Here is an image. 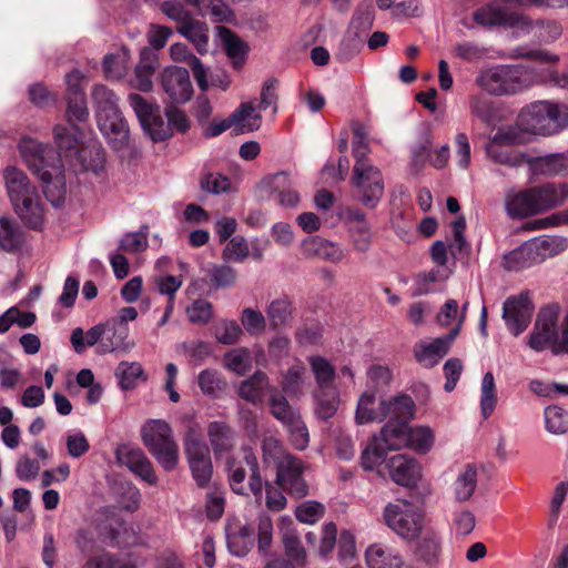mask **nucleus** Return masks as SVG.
I'll list each match as a JSON object with an SVG mask.
<instances>
[{
  "label": "nucleus",
  "mask_w": 568,
  "mask_h": 568,
  "mask_svg": "<svg viewBox=\"0 0 568 568\" xmlns=\"http://www.w3.org/2000/svg\"><path fill=\"white\" fill-rule=\"evenodd\" d=\"M81 131L74 124H57L53 138L58 153L31 138L19 143L20 154L42 183L43 194L54 206L60 205L67 193L64 165L62 158L85 171L98 172L103 168L104 156L101 148L84 149L80 144Z\"/></svg>",
  "instance_id": "obj_1"
},
{
  "label": "nucleus",
  "mask_w": 568,
  "mask_h": 568,
  "mask_svg": "<svg viewBox=\"0 0 568 568\" xmlns=\"http://www.w3.org/2000/svg\"><path fill=\"white\" fill-rule=\"evenodd\" d=\"M542 79L535 68L524 64H496L477 75L476 84L491 95H510L537 84Z\"/></svg>",
  "instance_id": "obj_2"
},
{
  "label": "nucleus",
  "mask_w": 568,
  "mask_h": 568,
  "mask_svg": "<svg viewBox=\"0 0 568 568\" xmlns=\"http://www.w3.org/2000/svg\"><path fill=\"white\" fill-rule=\"evenodd\" d=\"M7 194L17 214L32 229L43 224L44 209L38 190L21 169L9 165L3 170Z\"/></svg>",
  "instance_id": "obj_3"
},
{
  "label": "nucleus",
  "mask_w": 568,
  "mask_h": 568,
  "mask_svg": "<svg viewBox=\"0 0 568 568\" xmlns=\"http://www.w3.org/2000/svg\"><path fill=\"white\" fill-rule=\"evenodd\" d=\"M560 308L549 304L540 308L534 328L528 337V345L535 352L550 348L555 355L568 354V313L559 328Z\"/></svg>",
  "instance_id": "obj_4"
},
{
  "label": "nucleus",
  "mask_w": 568,
  "mask_h": 568,
  "mask_svg": "<svg viewBox=\"0 0 568 568\" xmlns=\"http://www.w3.org/2000/svg\"><path fill=\"white\" fill-rule=\"evenodd\" d=\"M368 152V140L353 141V155L356 162L352 183L357 200L364 206L375 209L384 194V180L379 169L366 160Z\"/></svg>",
  "instance_id": "obj_5"
},
{
  "label": "nucleus",
  "mask_w": 568,
  "mask_h": 568,
  "mask_svg": "<svg viewBox=\"0 0 568 568\" xmlns=\"http://www.w3.org/2000/svg\"><path fill=\"white\" fill-rule=\"evenodd\" d=\"M518 120L525 133L556 134L568 126V105L538 101L524 109Z\"/></svg>",
  "instance_id": "obj_6"
},
{
  "label": "nucleus",
  "mask_w": 568,
  "mask_h": 568,
  "mask_svg": "<svg viewBox=\"0 0 568 568\" xmlns=\"http://www.w3.org/2000/svg\"><path fill=\"white\" fill-rule=\"evenodd\" d=\"M565 247V241L554 236H538L504 256V267L508 271H521L546 258L557 255Z\"/></svg>",
  "instance_id": "obj_7"
},
{
  "label": "nucleus",
  "mask_w": 568,
  "mask_h": 568,
  "mask_svg": "<svg viewBox=\"0 0 568 568\" xmlns=\"http://www.w3.org/2000/svg\"><path fill=\"white\" fill-rule=\"evenodd\" d=\"M141 437L150 453L166 470L175 468L176 446L172 428L165 420H146L141 427Z\"/></svg>",
  "instance_id": "obj_8"
},
{
  "label": "nucleus",
  "mask_w": 568,
  "mask_h": 568,
  "mask_svg": "<svg viewBox=\"0 0 568 568\" xmlns=\"http://www.w3.org/2000/svg\"><path fill=\"white\" fill-rule=\"evenodd\" d=\"M383 515L386 525L403 539L414 540L422 534L423 516L406 501L388 504Z\"/></svg>",
  "instance_id": "obj_9"
},
{
  "label": "nucleus",
  "mask_w": 568,
  "mask_h": 568,
  "mask_svg": "<svg viewBox=\"0 0 568 568\" xmlns=\"http://www.w3.org/2000/svg\"><path fill=\"white\" fill-rule=\"evenodd\" d=\"M373 23L374 10L371 2L361 3L356 8L341 42L339 55L343 59H349L359 52L364 38Z\"/></svg>",
  "instance_id": "obj_10"
},
{
  "label": "nucleus",
  "mask_w": 568,
  "mask_h": 568,
  "mask_svg": "<svg viewBox=\"0 0 568 568\" xmlns=\"http://www.w3.org/2000/svg\"><path fill=\"white\" fill-rule=\"evenodd\" d=\"M260 187L280 207L294 210L300 205L301 194L297 182L288 172L281 171L265 176Z\"/></svg>",
  "instance_id": "obj_11"
},
{
  "label": "nucleus",
  "mask_w": 568,
  "mask_h": 568,
  "mask_svg": "<svg viewBox=\"0 0 568 568\" xmlns=\"http://www.w3.org/2000/svg\"><path fill=\"white\" fill-rule=\"evenodd\" d=\"M185 453L192 476L199 487H206L212 478L213 466L210 450L200 433L191 428L185 437Z\"/></svg>",
  "instance_id": "obj_12"
},
{
  "label": "nucleus",
  "mask_w": 568,
  "mask_h": 568,
  "mask_svg": "<svg viewBox=\"0 0 568 568\" xmlns=\"http://www.w3.org/2000/svg\"><path fill=\"white\" fill-rule=\"evenodd\" d=\"M305 469L304 463L292 455L276 467V480L292 496L302 498L308 493V486L303 477Z\"/></svg>",
  "instance_id": "obj_13"
},
{
  "label": "nucleus",
  "mask_w": 568,
  "mask_h": 568,
  "mask_svg": "<svg viewBox=\"0 0 568 568\" xmlns=\"http://www.w3.org/2000/svg\"><path fill=\"white\" fill-rule=\"evenodd\" d=\"M532 305L525 294L508 297L503 307V318L507 328L514 335L521 334L529 325Z\"/></svg>",
  "instance_id": "obj_14"
},
{
  "label": "nucleus",
  "mask_w": 568,
  "mask_h": 568,
  "mask_svg": "<svg viewBox=\"0 0 568 568\" xmlns=\"http://www.w3.org/2000/svg\"><path fill=\"white\" fill-rule=\"evenodd\" d=\"M116 458L142 480L150 485L156 484L152 463L141 448L123 445L116 449Z\"/></svg>",
  "instance_id": "obj_15"
},
{
  "label": "nucleus",
  "mask_w": 568,
  "mask_h": 568,
  "mask_svg": "<svg viewBox=\"0 0 568 568\" xmlns=\"http://www.w3.org/2000/svg\"><path fill=\"white\" fill-rule=\"evenodd\" d=\"M103 325V341L99 345V349L101 354L106 353H129L134 346L135 343L130 339V327L123 326L112 318H109Z\"/></svg>",
  "instance_id": "obj_16"
},
{
  "label": "nucleus",
  "mask_w": 568,
  "mask_h": 568,
  "mask_svg": "<svg viewBox=\"0 0 568 568\" xmlns=\"http://www.w3.org/2000/svg\"><path fill=\"white\" fill-rule=\"evenodd\" d=\"M389 476L394 483L405 487H414L422 477L420 465L405 455H395L386 462Z\"/></svg>",
  "instance_id": "obj_17"
},
{
  "label": "nucleus",
  "mask_w": 568,
  "mask_h": 568,
  "mask_svg": "<svg viewBox=\"0 0 568 568\" xmlns=\"http://www.w3.org/2000/svg\"><path fill=\"white\" fill-rule=\"evenodd\" d=\"M454 342V335H443L430 342L420 341L414 346V356L424 367L436 366L447 354Z\"/></svg>",
  "instance_id": "obj_18"
},
{
  "label": "nucleus",
  "mask_w": 568,
  "mask_h": 568,
  "mask_svg": "<svg viewBox=\"0 0 568 568\" xmlns=\"http://www.w3.org/2000/svg\"><path fill=\"white\" fill-rule=\"evenodd\" d=\"M226 544L231 554L245 556L253 546V529L239 518H229L225 526Z\"/></svg>",
  "instance_id": "obj_19"
},
{
  "label": "nucleus",
  "mask_w": 568,
  "mask_h": 568,
  "mask_svg": "<svg viewBox=\"0 0 568 568\" xmlns=\"http://www.w3.org/2000/svg\"><path fill=\"white\" fill-rule=\"evenodd\" d=\"M101 133L114 150H123L129 145L130 130L122 112L97 120Z\"/></svg>",
  "instance_id": "obj_20"
},
{
  "label": "nucleus",
  "mask_w": 568,
  "mask_h": 568,
  "mask_svg": "<svg viewBox=\"0 0 568 568\" xmlns=\"http://www.w3.org/2000/svg\"><path fill=\"white\" fill-rule=\"evenodd\" d=\"M389 415L386 399L378 398L375 392L366 390L357 402L355 419L357 424L383 422Z\"/></svg>",
  "instance_id": "obj_21"
},
{
  "label": "nucleus",
  "mask_w": 568,
  "mask_h": 568,
  "mask_svg": "<svg viewBox=\"0 0 568 568\" xmlns=\"http://www.w3.org/2000/svg\"><path fill=\"white\" fill-rule=\"evenodd\" d=\"M468 305L469 303L465 302L460 306L456 300L449 298L439 307L436 314V323L440 327H449L450 331L447 335H454V341L465 323Z\"/></svg>",
  "instance_id": "obj_22"
},
{
  "label": "nucleus",
  "mask_w": 568,
  "mask_h": 568,
  "mask_svg": "<svg viewBox=\"0 0 568 568\" xmlns=\"http://www.w3.org/2000/svg\"><path fill=\"white\" fill-rule=\"evenodd\" d=\"M365 561L368 568H410L397 550L379 542L367 547Z\"/></svg>",
  "instance_id": "obj_23"
},
{
  "label": "nucleus",
  "mask_w": 568,
  "mask_h": 568,
  "mask_svg": "<svg viewBox=\"0 0 568 568\" xmlns=\"http://www.w3.org/2000/svg\"><path fill=\"white\" fill-rule=\"evenodd\" d=\"M506 211L511 217H527L540 213L535 189L508 192L506 195Z\"/></svg>",
  "instance_id": "obj_24"
},
{
  "label": "nucleus",
  "mask_w": 568,
  "mask_h": 568,
  "mask_svg": "<svg viewBox=\"0 0 568 568\" xmlns=\"http://www.w3.org/2000/svg\"><path fill=\"white\" fill-rule=\"evenodd\" d=\"M302 253L306 257H318L333 263L341 262L345 257V251L337 243L320 236H313L301 243Z\"/></svg>",
  "instance_id": "obj_25"
},
{
  "label": "nucleus",
  "mask_w": 568,
  "mask_h": 568,
  "mask_svg": "<svg viewBox=\"0 0 568 568\" xmlns=\"http://www.w3.org/2000/svg\"><path fill=\"white\" fill-rule=\"evenodd\" d=\"M165 114L166 120L158 112L143 128V131L154 142H161L171 138L174 133V129L178 126V106L168 105Z\"/></svg>",
  "instance_id": "obj_26"
},
{
  "label": "nucleus",
  "mask_w": 568,
  "mask_h": 568,
  "mask_svg": "<svg viewBox=\"0 0 568 568\" xmlns=\"http://www.w3.org/2000/svg\"><path fill=\"white\" fill-rule=\"evenodd\" d=\"M231 122L234 124V132L246 133L260 129L262 116L254 101L243 102L231 113Z\"/></svg>",
  "instance_id": "obj_27"
},
{
  "label": "nucleus",
  "mask_w": 568,
  "mask_h": 568,
  "mask_svg": "<svg viewBox=\"0 0 568 568\" xmlns=\"http://www.w3.org/2000/svg\"><path fill=\"white\" fill-rule=\"evenodd\" d=\"M478 468L474 464L464 465L457 473L456 479L453 483L452 491L455 501H468L477 487Z\"/></svg>",
  "instance_id": "obj_28"
},
{
  "label": "nucleus",
  "mask_w": 568,
  "mask_h": 568,
  "mask_svg": "<svg viewBox=\"0 0 568 568\" xmlns=\"http://www.w3.org/2000/svg\"><path fill=\"white\" fill-rule=\"evenodd\" d=\"M407 432L408 424L399 420H388L374 438L386 450H397L407 446Z\"/></svg>",
  "instance_id": "obj_29"
},
{
  "label": "nucleus",
  "mask_w": 568,
  "mask_h": 568,
  "mask_svg": "<svg viewBox=\"0 0 568 568\" xmlns=\"http://www.w3.org/2000/svg\"><path fill=\"white\" fill-rule=\"evenodd\" d=\"M200 14L210 17L216 23H232L235 16L223 0H183Z\"/></svg>",
  "instance_id": "obj_30"
},
{
  "label": "nucleus",
  "mask_w": 568,
  "mask_h": 568,
  "mask_svg": "<svg viewBox=\"0 0 568 568\" xmlns=\"http://www.w3.org/2000/svg\"><path fill=\"white\" fill-rule=\"evenodd\" d=\"M158 55L149 48H143L140 52V61L135 68V75L132 80V85L140 90L148 92L152 89V75L155 70Z\"/></svg>",
  "instance_id": "obj_31"
},
{
  "label": "nucleus",
  "mask_w": 568,
  "mask_h": 568,
  "mask_svg": "<svg viewBox=\"0 0 568 568\" xmlns=\"http://www.w3.org/2000/svg\"><path fill=\"white\" fill-rule=\"evenodd\" d=\"M540 213L561 205L568 197V183L534 186Z\"/></svg>",
  "instance_id": "obj_32"
},
{
  "label": "nucleus",
  "mask_w": 568,
  "mask_h": 568,
  "mask_svg": "<svg viewBox=\"0 0 568 568\" xmlns=\"http://www.w3.org/2000/svg\"><path fill=\"white\" fill-rule=\"evenodd\" d=\"M270 387L268 377L263 372H256L250 378L241 382L239 386V395L246 402L260 404L263 400L265 390Z\"/></svg>",
  "instance_id": "obj_33"
},
{
  "label": "nucleus",
  "mask_w": 568,
  "mask_h": 568,
  "mask_svg": "<svg viewBox=\"0 0 568 568\" xmlns=\"http://www.w3.org/2000/svg\"><path fill=\"white\" fill-rule=\"evenodd\" d=\"M180 36L185 37L199 51L205 53L209 47L207 27L191 18H180Z\"/></svg>",
  "instance_id": "obj_34"
},
{
  "label": "nucleus",
  "mask_w": 568,
  "mask_h": 568,
  "mask_svg": "<svg viewBox=\"0 0 568 568\" xmlns=\"http://www.w3.org/2000/svg\"><path fill=\"white\" fill-rule=\"evenodd\" d=\"M91 95L97 120L121 112L118 106V97L108 87L103 84H95L92 89Z\"/></svg>",
  "instance_id": "obj_35"
},
{
  "label": "nucleus",
  "mask_w": 568,
  "mask_h": 568,
  "mask_svg": "<svg viewBox=\"0 0 568 568\" xmlns=\"http://www.w3.org/2000/svg\"><path fill=\"white\" fill-rule=\"evenodd\" d=\"M485 151L487 158L494 163L509 168H519L527 162V154L517 150L508 149L505 145L486 143Z\"/></svg>",
  "instance_id": "obj_36"
},
{
  "label": "nucleus",
  "mask_w": 568,
  "mask_h": 568,
  "mask_svg": "<svg viewBox=\"0 0 568 568\" xmlns=\"http://www.w3.org/2000/svg\"><path fill=\"white\" fill-rule=\"evenodd\" d=\"M267 321L273 329L290 325L293 306L287 296H280L272 300L266 307Z\"/></svg>",
  "instance_id": "obj_37"
},
{
  "label": "nucleus",
  "mask_w": 568,
  "mask_h": 568,
  "mask_svg": "<svg viewBox=\"0 0 568 568\" xmlns=\"http://www.w3.org/2000/svg\"><path fill=\"white\" fill-rule=\"evenodd\" d=\"M449 268L435 267L430 271L418 274L415 278L414 296L427 295L436 291L450 276Z\"/></svg>",
  "instance_id": "obj_38"
},
{
  "label": "nucleus",
  "mask_w": 568,
  "mask_h": 568,
  "mask_svg": "<svg viewBox=\"0 0 568 568\" xmlns=\"http://www.w3.org/2000/svg\"><path fill=\"white\" fill-rule=\"evenodd\" d=\"M268 405L272 416L282 425L292 422L300 416V410L294 408L287 398L276 388L270 389Z\"/></svg>",
  "instance_id": "obj_39"
},
{
  "label": "nucleus",
  "mask_w": 568,
  "mask_h": 568,
  "mask_svg": "<svg viewBox=\"0 0 568 568\" xmlns=\"http://www.w3.org/2000/svg\"><path fill=\"white\" fill-rule=\"evenodd\" d=\"M216 34L226 52L235 65H240L246 54L245 43L230 29L216 27Z\"/></svg>",
  "instance_id": "obj_40"
},
{
  "label": "nucleus",
  "mask_w": 568,
  "mask_h": 568,
  "mask_svg": "<svg viewBox=\"0 0 568 568\" xmlns=\"http://www.w3.org/2000/svg\"><path fill=\"white\" fill-rule=\"evenodd\" d=\"M122 389H133L139 381H146V374L140 363L120 362L114 372Z\"/></svg>",
  "instance_id": "obj_41"
},
{
  "label": "nucleus",
  "mask_w": 568,
  "mask_h": 568,
  "mask_svg": "<svg viewBox=\"0 0 568 568\" xmlns=\"http://www.w3.org/2000/svg\"><path fill=\"white\" fill-rule=\"evenodd\" d=\"M416 554L426 562L438 560L442 550V537L435 530L428 529L419 535Z\"/></svg>",
  "instance_id": "obj_42"
},
{
  "label": "nucleus",
  "mask_w": 568,
  "mask_h": 568,
  "mask_svg": "<svg viewBox=\"0 0 568 568\" xmlns=\"http://www.w3.org/2000/svg\"><path fill=\"white\" fill-rule=\"evenodd\" d=\"M292 520L290 518H282L280 524V530L282 534L283 544L287 556L298 562H303L306 552L301 544V540L296 532L292 529Z\"/></svg>",
  "instance_id": "obj_43"
},
{
  "label": "nucleus",
  "mask_w": 568,
  "mask_h": 568,
  "mask_svg": "<svg viewBox=\"0 0 568 568\" xmlns=\"http://www.w3.org/2000/svg\"><path fill=\"white\" fill-rule=\"evenodd\" d=\"M386 406L389 408V420H399L408 424L415 414V403L408 395H397L386 399Z\"/></svg>",
  "instance_id": "obj_44"
},
{
  "label": "nucleus",
  "mask_w": 568,
  "mask_h": 568,
  "mask_svg": "<svg viewBox=\"0 0 568 568\" xmlns=\"http://www.w3.org/2000/svg\"><path fill=\"white\" fill-rule=\"evenodd\" d=\"M316 402L315 413L321 419H329L338 408L339 399L336 388L316 389L314 393Z\"/></svg>",
  "instance_id": "obj_45"
},
{
  "label": "nucleus",
  "mask_w": 568,
  "mask_h": 568,
  "mask_svg": "<svg viewBox=\"0 0 568 568\" xmlns=\"http://www.w3.org/2000/svg\"><path fill=\"white\" fill-rule=\"evenodd\" d=\"M103 333L102 323L92 326L85 334L81 327H77L72 331L70 341L74 351L81 354L85 347H91L95 344L100 345L101 341H103Z\"/></svg>",
  "instance_id": "obj_46"
},
{
  "label": "nucleus",
  "mask_w": 568,
  "mask_h": 568,
  "mask_svg": "<svg viewBox=\"0 0 568 568\" xmlns=\"http://www.w3.org/2000/svg\"><path fill=\"white\" fill-rule=\"evenodd\" d=\"M209 438L216 454L229 450L234 443L233 430L222 422H213L209 426Z\"/></svg>",
  "instance_id": "obj_47"
},
{
  "label": "nucleus",
  "mask_w": 568,
  "mask_h": 568,
  "mask_svg": "<svg viewBox=\"0 0 568 568\" xmlns=\"http://www.w3.org/2000/svg\"><path fill=\"white\" fill-rule=\"evenodd\" d=\"M130 60L129 51L123 48L116 53L106 54L103 59V71L109 80H120L126 74Z\"/></svg>",
  "instance_id": "obj_48"
},
{
  "label": "nucleus",
  "mask_w": 568,
  "mask_h": 568,
  "mask_svg": "<svg viewBox=\"0 0 568 568\" xmlns=\"http://www.w3.org/2000/svg\"><path fill=\"white\" fill-rule=\"evenodd\" d=\"M22 244L19 225L9 217H0V247L7 252L18 250Z\"/></svg>",
  "instance_id": "obj_49"
},
{
  "label": "nucleus",
  "mask_w": 568,
  "mask_h": 568,
  "mask_svg": "<svg viewBox=\"0 0 568 568\" xmlns=\"http://www.w3.org/2000/svg\"><path fill=\"white\" fill-rule=\"evenodd\" d=\"M308 362L317 384V389L335 388L333 386L335 378L333 365L322 356H311Z\"/></svg>",
  "instance_id": "obj_50"
},
{
  "label": "nucleus",
  "mask_w": 568,
  "mask_h": 568,
  "mask_svg": "<svg viewBox=\"0 0 568 568\" xmlns=\"http://www.w3.org/2000/svg\"><path fill=\"white\" fill-rule=\"evenodd\" d=\"M497 405V390L495 377L491 372H487L480 384V412L484 418H488Z\"/></svg>",
  "instance_id": "obj_51"
},
{
  "label": "nucleus",
  "mask_w": 568,
  "mask_h": 568,
  "mask_svg": "<svg viewBox=\"0 0 568 568\" xmlns=\"http://www.w3.org/2000/svg\"><path fill=\"white\" fill-rule=\"evenodd\" d=\"M529 170L538 175H558L561 174L560 154L551 153L544 156H527Z\"/></svg>",
  "instance_id": "obj_52"
},
{
  "label": "nucleus",
  "mask_w": 568,
  "mask_h": 568,
  "mask_svg": "<svg viewBox=\"0 0 568 568\" xmlns=\"http://www.w3.org/2000/svg\"><path fill=\"white\" fill-rule=\"evenodd\" d=\"M241 327L243 333L246 332L250 336H261L267 326V318L264 314L252 307L243 308L240 317Z\"/></svg>",
  "instance_id": "obj_53"
},
{
  "label": "nucleus",
  "mask_w": 568,
  "mask_h": 568,
  "mask_svg": "<svg viewBox=\"0 0 568 568\" xmlns=\"http://www.w3.org/2000/svg\"><path fill=\"white\" fill-rule=\"evenodd\" d=\"M526 142V133L520 126L519 121L515 125H504L489 138L488 143L513 146Z\"/></svg>",
  "instance_id": "obj_54"
},
{
  "label": "nucleus",
  "mask_w": 568,
  "mask_h": 568,
  "mask_svg": "<svg viewBox=\"0 0 568 568\" xmlns=\"http://www.w3.org/2000/svg\"><path fill=\"white\" fill-rule=\"evenodd\" d=\"M407 446L419 453H427L432 449L435 436L428 426L408 427Z\"/></svg>",
  "instance_id": "obj_55"
},
{
  "label": "nucleus",
  "mask_w": 568,
  "mask_h": 568,
  "mask_svg": "<svg viewBox=\"0 0 568 568\" xmlns=\"http://www.w3.org/2000/svg\"><path fill=\"white\" fill-rule=\"evenodd\" d=\"M508 12L495 4H486L474 12V20L483 27L504 26Z\"/></svg>",
  "instance_id": "obj_56"
},
{
  "label": "nucleus",
  "mask_w": 568,
  "mask_h": 568,
  "mask_svg": "<svg viewBox=\"0 0 568 568\" xmlns=\"http://www.w3.org/2000/svg\"><path fill=\"white\" fill-rule=\"evenodd\" d=\"M545 426L547 432L555 435L565 434L568 428V413L557 406L550 405L545 408Z\"/></svg>",
  "instance_id": "obj_57"
},
{
  "label": "nucleus",
  "mask_w": 568,
  "mask_h": 568,
  "mask_svg": "<svg viewBox=\"0 0 568 568\" xmlns=\"http://www.w3.org/2000/svg\"><path fill=\"white\" fill-rule=\"evenodd\" d=\"M305 368L301 364L292 365L282 379V389L293 398L300 397L304 383Z\"/></svg>",
  "instance_id": "obj_58"
},
{
  "label": "nucleus",
  "mask_w": 568,
  "mask_h": 568,
  "mask_svg": "<svg viewBox=\"0 0 568 568\" xmlns=\"http://www.w3.org/2000/svg\"><path fill=\"white\" fill-rule=\"evenodd\" d=\"M224 361L225 367L240 376L252 367L251 353L245 347H237L227 352Z\"/></svg>",
  "instance_id": "obj_59"
},
{
  "label": "nucleus",
  "mask_w": 568,
  "mask_h": 568,
  "mask_svg": "<svg viewBox=\"0 0 568 568\" xmlns=\"http://www.w3.org/2000/svg\"><path fill=\"white\" fill-rule=\"evenodd\" d=\"M215 338L223 345H234L243 336V328L234 320H222L215 326Z\"/></svg>",
  "instance_id": "obj_60"
},
{
  "label": "nucleus",
  "mask_w": 568,
  "mask_h": 568,
  "mask_svg": "<svg viewBox=\"0 0 568 568\" xmlns=\"http://www.w3.org/2000/svg\"><path fill=\"white\" fill-rule=\"evenodd\" d=\"M207 275L216 288L232 287L237 281L236 271L226 264L212 265Z\"/></svg>",
  "instance_id": "obj_61"
},
{
  "label": "nucleus",
  "mask_w": 568,
  "mask_h": 568,
  "mask_svg": "<svg viewBox=\"0 0 568 568\" xmlns=\"http://www.w3.org/2000/svg\"><path fill=\"white\" fill-rule=\"evenodd\" d=\"M283 426L287 430L290 440L296 449L304 450L308 446L310 434L301 415Z\"/></svg>",
  "instance_id": "obj_62"
},
{
  "label": "nucleus",
  "mask_w": 568,
  "mask_h": 568,
  "mask_svg": "<svg viewBox=\"0 0 568 568\" xmlns=\"http://www.w3.org/2000/svg\"><path fill=\"white\" fill-rule=\"evenodd\" d=\"M264 463L275 467H278L281 462L285 460L286 457H291L292 454L287 453L283 444L275 437H266L262 445Z\"/></svg>",
  "instance_id": "obj_63"
},
{
  "label": "nucleus",
  "mask_w": 568,
  "mask_h": 568,
  "mask_svg": "<svg viewBox=\"0 0 568 568\" xmlns=\"http://www.w3.org/2000/svg\"><path fill=\"white\" fill-rule=\"evenodd\" d=\"M250 255L247 241L241 236H233L222 252L225 262H243Z\"/></svg>",
  "instance_id": "obj_64"
}]
</instances>
